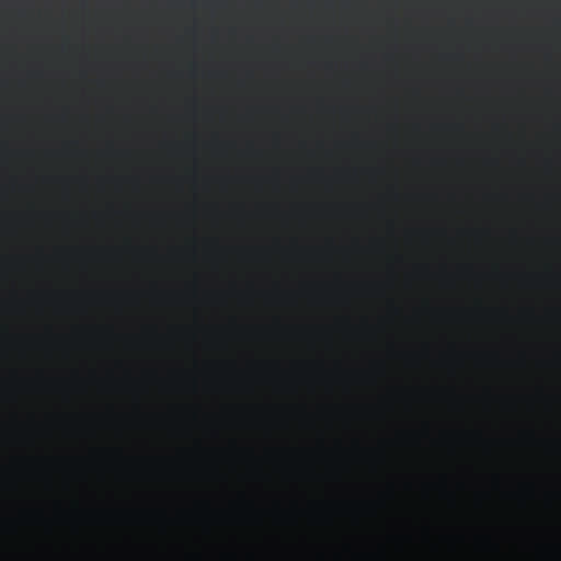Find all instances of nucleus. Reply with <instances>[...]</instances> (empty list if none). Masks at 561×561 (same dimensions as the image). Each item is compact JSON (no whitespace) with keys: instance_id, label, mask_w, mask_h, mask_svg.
Here are the masks:
<instances>
[{"instance_id":"1","label":"nucleus","mask_w":561,"mask_h":561,"mask_svg":"<svg viewBox=\"0 0 561 561\" xmlns=\"http://www.w3.org/2000/svg\"><path fill=\"white\" fill-rule=\"evenodd\" d=\"M437 561H470V546L463 531L457 529L447 536V552Z\"/></svg>"},{"instance_id":"2","label":"nucleus","mask_w":561,"mask_h":561,"mask_svg":"<svg viewBox=\"0 0 561 561\" xmlns=\"http://www.w3.org/2000/svg\"><path fill=\"white\" fill-rule=\"evenodd\" d=\"M461 394V383L460 381L449 385L448 387L443 388V396L456 400L460 398Z\"/></svg>"},{"instance_id":"3","label":"nucleus","mask_w":561,"mask_h":561,"mask_svg":"<svg viewBox=\"0 0 561 561\" xmlns=\"http://www.w3.org/2000/svg\"><path fill=\"white\" fill-rule=\"evenodd\" d=\"M549 561H561V558H560V557H554V558H552V559H551V560H549Z\"/></svg>"},{"instance_id":"4","label":"nucleus","mask_w":561,"mask_h":561,"mask_svg":"<svg viewBox=\"0 0 561 561\" xmlns=\"http://www.w3.org/2000/svg\"><path fill=\"white\" fill-rule=\"evenodd\" d=\"M512 561H523V560H520V559H514V560H512Z\"/></svg>"},{"instance_id":"5","label":"nucleus","mask_w":561,"mask_h":561,"mask_svg":"<svg viewBox=\"0 0 561 561\" xmlns=\"http://www.w3.org/2000/svg\"><path fill=\"white\" fill-rule=\"evenodd\" d=\"M492 126L496 127V126H497V124H492Z\"/></svg>"},{"instance_id":"6","label":"nucleus","mask_w":561,"mask_h":561,"mask_svg":"<svg viewBox=\"0 0 561 561\" xmlns=\"http://www.w3.org/2000/svg\"><path fill=\"white\" fill-rule=\"evenodd\" d=\"M492 163H497V161H496V160H494V161H492Z\"/></svg>"}]
</instances>
